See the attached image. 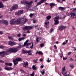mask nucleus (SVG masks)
Wrapping results in <instances>:
<instances>
[{
  "mask_svg": "<svg viewBox=\"0 0 76 76\" xmlns=\"http://www.w3.org/2000/svg\"><path fill=\"white\" fill-rule=\"evenodd\" d=\"M18 45L20 46H18L17 48H10L9 49L7 50L6 51H3L0 52V56L2 57H4L5 55L6 56L10 54V53L9 52H12V53H14L18 52L19 50V48H20L22 46L21 44H19Z\"/></svg>",
  "mask_w": 76,
  "mask_h": 76,
  "instance_id": "1",
  "label": "nucleus"
},
{
  "mask_svg": "<svg viewBox=\"0 0 76 76\" xmlns=\"http://www.w3.org/2000/svg\"><path fill=\"white\" fill-rule=\"evenodd\" d=\"M32 3H33V2L32 1L30 2H28L25 0H23L20 2L21 4L26 5V9L27 10H29L30 8L32 6Z\"/></svg>",
  "mask_w": 76,
  "mask_h": 76,
  "instance_id": "2",
  "label": "nucleus"
},
{
  "mask_svg": "<svg viewBox=\"0 0 76 76\" xmlns=\"http://www.w3.org/2000/svg\"><path fill=\"white\" fill-rule=\"evenodd\" d=\"M28 21V19H26V17H22L21 16L19 17L17 20V24H25Z\"/></svg>",
  "mask_w": 76,
  "mask_h": 76,
  "instance_id": "3",
  "label": "nucleus"
},
{
  "mask_svg": "<svg viewBox=\"0 0 76 76\" xmlns=\"http://www.w3.org/2000/svg\"><path fill=\"white\" fill-rule=\"evenodd\" d=\"M21 60V58H17L16 59H14L12 60V61L14 63V66H16V64H18V62Z\"/></svg>",
  "mask_w": 76,
  "mask_h": 76,
  "instance_id": "4",
  "label": "nucleus"
},
{
  "mask_svg": "<svg viewBox=\"0 0 76 76\" xmlns=\"http://www.w3.org/2000/svg\"><path fill=\"white\" fill-rule=\"evenodd\" d=\"M61 18L59 17V16H57L56 17L54 18V22L55 23H54V25H57V24H58L59 22H58V20H59V19H60Z\"/></svg>",
  "mask_w": 76,
  "mask_h": 76,
  "instance_id": "5",
  "label": "nucleus"
},
{
  "mask_svg": "<svg viewBox=\"0 0 76 76\" xmlns=\"http://www.w3.org/2000/svg\"><path fill=\"white\" fill-rule=\"evenodd\" d=\"M62 74H63L64 76H70L69 74H67V72H65V70H66V69H65V66H64L63 68L62 69Z\"/></svg>",
  "mask_w": 76,
  "mask_h": 76,
  "instance_id": "6",
  "label": "nucleus"
},
{
  "mask_svg": "<svg viewBox=\"0 0 76 76\" xmlns=\"http://www.w3.org/2000/svg\"><path fill=\"white\" fill-rule=\"evenodd\" d=\"M34 28V27L33 26H26L25 27H24L23 28V30L24 31H25V30H30L31 29H33Z\"/></svg>",
  "mask_w": 76,
  "mask_h": 76,
  "instance_id": "7",
  "label": "nucleus"
},
{
  "mask_svg": "<svg viewBox=\"0 0 76 76\" xmlns=\"http://www.w3.org/2000/svg\"><path fill=\"white\" fill-rule=\"evenodd\" d=\"M23 12V10H19L17 12L15 13V15H20L21 14H22V13Z\"/></svg>",
  "mask_w": 76,
  "mask_h": 76,
  "instance_id": "8",
  "label": "nucleus"
},
{
  "mask_svg": "<svg viewBox=\"0 0 76 76\" xmlns=\"http://www.w3.org/2000/svg\"><path fill=\"white\" fill-rule=\"evenodd\" d=\"M18 5L17 4H15L10 9V11H12L13 10H15V9H18Z\"/></svg>",
  "mask_w": 76,
  "mask_h": 76,
  "instance_id": "9",
  "label": "nucleus"
},
{
  "mask_svg": "<svg viewBox=\"0 0 76 76\" xmlns=\"http://www.w3.org/2000/svg\"><path fill=\"white\" fill-rule=\"evenodd\" d=\"M8 44L10 45H11V46H13L16 44V43L14 42H12L11 41H10L8 42Z\"/></svg>",
  "mask_w": 76,
  "mask_h": 76,
  "instance_id": "10",
  "label": "nucleus"
},
{
  "mask_svg": "<svg viewBox=\"0 0 76 76\" xmlns=\"http://www.w3.org/2000/svg\"><path fill=\"white\" fill-rule=\"evenodd\" d=\"M76 18V15L74 13H71V19H75Z\"/></svg>",
  "mask_w": 76,
  "mask_h": 76,
  "instance_id": "11",
  "label": "nucleus"
},
{
  "mask_svg": "<svg viewBox=\"0 0 76 76\" xmlns=\"http://www.w3.org/2000/svg\"><path fill=\"white\" fill-rule=\"evenodd\" d=\"M29 41V40L28 39L26 40V41L24 42V46H25V45H26V46H28V45H29L31 44V43H28V42Z\"/></svg>",
  "mask_w": 76,
  "mask_h": 76,
  "instance_id": "12",
  "label": "nucleus"
},
{
  "mask_svg": "<svg viewBox=\"0 0 76 76\" xmlns=\"http://www.w3.org/2000/svg\"><path fill=\"white\" fill-rule=\"evenodd\" d=\"M65 9H66V8L64 7H60L59 8V10H61L62 12H65Z\"/></svg>",
  "mask_w": 76,
  "mask_h": 76,
  "instance_id": "13",
  "label": "nucleus"
},
{
  "mask_svg": "<svg viewBox=\"0 0 76 76\" xmlns=\"http://www.w3.org/2000/svg\"><path fill=\"white\" fill-rule=\"evenodd\" d=\"M13 68L11 67H9L7 66H5L4 68V69L6 70H7L9 71V70H12Z\"/></svg>",
  "mask_w": 76,
  "mask_h": 76,
  "instance_id": "14",
  "label": "nucleus"
},
{
  "mask_svg": "<svg viewBox=\"0 0 76 76\" xmlns=\"http://www.w3.org/2000/svg\"><path fill=\"white\" fill-rule=\"evenodd\" d=\"M66 28V27L64 26H61L59 27V29L60 31H61Z\"/></svg>",
  "mask_w": 76,
  "mask_h": 76,
  "instance_id": "15",
  "label": "nucleus"
},
{
  "mask_svg": "<svg viewBox=\"0 0 76 76\" xmlns=\"http://www.w3.org/2000/svg\"><path fill=\"white\" fill-rule=\"evenodd\" d=\"M47 1V0H41L36 5V6H38V5H39V4H41V3H43V1Z\"/></svg>",
  "mask_w": 76,
  "mask_h": 76,
  "instance_id": "16",
  "label": "nucleus"
},
{
  "mask_svg": "<svg viewBox=\"0 0 76 76\" xmlns=\"http://www.w3.org/2000/svg\"><path fill=\"white\" fill-rule=\"evenodd\" d=\"M16 22V20L15 19H12L10 22V23L11 25H12L13 23H15Z\"/></svg>",
  "mask_w": 76,
  "mask_h": 76,
  "instance_id": "17",
  "label": "nucleus"
},
{
  "mask_svg": "<svg viewBox=\"0 0 76 76\" xmlns=\"http://www.w3.org/2000/svg\"><path fill=\"white\" fill-rule=\"evenodd\" d=\"M45 26L47 28H48V24L49 23V21H48V20H47L45 23Z\"/></svg>",
  "mask_w": 76,
  "mask_h": 76,
  "instance_id": "18",
  "label": "nucleus"
},
{
  "mask_svg": "<svg viewBox=\"0 0 76 76\" xmlns=\"http://www.w3.org/2000/svg\"><path fill=\"white\" fill-rule=\"evenodd\" d=\"M4 24L6 25V26H7L9 24V21L7 20H5L4 21Z\"/></svg>",
  "mask_w": 76,
  "mask_h": 76,
  "instance_id": "19",
  "label": "nucleus"
},
{
  "mask_svg": "<svg viewBox=\"0 0 76 76\" xmlns=\"http://www.w3.org/2000/svg\"><path fill=\"white\" fill-rule=\"evenodd\" d=\"M23 63V66L25 67H26V66L28 65V62H25L24 61Z\"/></svg>",
  "mask_w": 76,
  "mask_h": 76,
  "instance_id": "20",
  "label": "nucleus"
},
{
  "mask_svg": "<svg viewBox=\"0 0 76 76\" xmlns=\"http://www.w3.org/2000/svg\"><path fill=\"white\" fill-rule=\"evenodd\" d=\"M36 54H38L39 55H42V54H43L42 53V52H41L40 51H37V52L36 53Z\"/></svg>",
  "mask_w": 76,
  "mask_h": 76,
  "instance_id": "21",
  "label": "nucleus"
},
{
  "mask_svg": "<svg viewBox=\"0 0 76 76\" xmlns=\"http://www.w3.org/2000/svg\"><path fill=\"white\" fill-rule=\"evenodd\" d=\"M49 4L51 7L50 8H51L53 7V6H54L56 5V4H55L53 3H50Z\"/></svg>",
  "mask_w": 76,
  "mask_h": 76,
  "instance_id": "22",
  "label": "nucleus"
},
{
  "mask_svg": "<svg viewBox=\"0 0 76 76\" xmlns=\"http://www.w3.org/2000/svg\"><path fill=\"white\" fill-rule=\"evenodd\" d=\"M41 39V38L40 37H37L36 42H40V39Z\"/></svg>",
  "mask_w": 76,
  "mask_h": 76,
  "instance_id": "23",
  "label": "nucleus"
},
{
  "mask_svg": "<svg viewBox=\"0 0 76 76\" xmlns=\"http://www.w3.org/2000/svg\"><path fill=\"white\" fill-rule=\"evenodd\" d=\"M4 7V5H3V3H2V2L0 1V8H3V7Z\"/></svg>",
  "mask_w": 76,
  "mask_h": 76,
  "instance_id": "24",
  "label": "nucleus"
},
{
  "mask_svg": "<svg viewBox=\"0 0 76 76\" xmlns=\"http://www.w3.org/2000/svg\"><path fill=\"white\" fill-rule=\"evenodd\" d=\"M4 20H0V23L1 24H3L4 22Z\"/></svg>",
  "mask_w": 76,
  "mask_h": 76,
  "instance_id": "25",
  "label": "nucleus"
},
{
  "mask_svg": "<svg viewBox=\"0 0 76 76\" xmlns=\"http://www.w3.org/2000/svg\"><path fill=\"white\" fill-rule=\"evenodd\" d=\"M0 48H1V49H4V48H6V47L4 46L0 45Z\"/></svg>",
  "mask_w": 76,
  "mask_h": 76,
  "instance_id": "26",
  "label": "nucleus"
},
{
  "mask_svg": "<svg viewBox=\"0 0 76 76\" xmlns=\"http://www.w3.org/2000/svg\"><path fill=\"white\" fill-rule=\"evenodd\" d=\"M25 39L24 37H21L18 38V41H22V40H23Z\"/></svg>",
  "mask_w": 76,
  "mask_h": 76,
  "instance_id": "27",
  "label": "nucleus"
},
{
  "mask_svg": "<svg viewBox=\"0 0 76 76\" xmlns=\"http://www.w3.org/2000/svg\"><path fill=\"white\" fill-rule=\"evenodd\" d=\"M31 51H32V50H30L28 51H27V53H28V55H30L31 56V55H32V53H31Z\"/></svg>",
  "mask_w": 76,
  "mask_h": 76,
  "instance_id": "28",
  "label": "nucleus"
},
{
  "mask_svg": "<svg viewBox=\"0 0 76 76\" xmlns=\"http://www.w3.org/2000/svg\"><path fill=\"white\" fill-rule=\"evenodd\" d=\"M8 38H9V39H11V40H12V41L13 40V38L10 36H8Z\"/></svg>",
  "mask_w": 76,
  "mask_h": 76,
  "instance_id": "29",
  "label": "nucleus"
},
{
  "mask_svg": "<svg viewBox=\"0 0 76 76\" xmlns=\"http://www.w3.org/2000/svg\"><path fill=\"white\" fill-rule=\"evenodd\" d=\"M46 19H47V20H50V19H51V16H50V15L46 17Z\"/></svg>",
  "mask_w": 76,
  "mask_h": 76,
  "instance_id": "30",
  "label": "nucleus"
},
{
  "mask_svg": "<svg viewBox=\"0 0 76 76\" xmlns=\"http://www.w3.org/2000/svg\"><path fill=\"white\" fill-rule=\"evenodd\" d=\"M32 69L34 70H36V69H37V68H36V67H35V65L33 66Z\"/></svg>",
  "mask_w": 76,
  "mask_h": 76,
  "instance_id": "31",
  "label": "nucleus"
},
{
  "mask_svg": "<svg viewBox=\"0 0 76 76\" xmlns=\"http://www.w3.org/2000/svg\"><path fill=\"white\" fill-rule=\"evenodd\" d=\"M53 31H54V29L53 28H51L50 31V34H51V33H52Z\"/></svg>",
  "mask_w": 76,
  "mask_h": 76,
  "instance_id": "32",
  "label": "nucleus"
},
{
  "mask_svg": "<svg viewBox=\"0 0 76 76\" xmlns=\"http://www.w3.org/2000/svg\"><path fill=\"white\" fill-rule=\"evenodd\" d=\"M40 72L42 73V75H43L45 74V70H43L42 72L40 71Z\"/></svg>",
  "mask_w": 76,
  "mask_h": 76,
  "instance_id": "33",
  "label": "nucleus"
},
{
  "mask_svg": "<svg viewBox=\"0 0 76 76\" xmlns=\"http://www.w3.org/2000/svg\"><path fill=\"white\" fill-rule=\"evenodd\" d=\"M33 62H34V63H38V59H37L36 60H34Z\"/></svg>",
  "mask_w": 76,
  "mask_h": 76,
  "instance_id": "34",
  "label": "nucleus"
},
{
  "mask_svg": "<svg viewBox=\"0 0 76 76\" xmlns=\"http://www.w3.org/2000/svg\"><path fill=\"white\" fill-rule=\"evenodd\" d=\"M27 52H28V51L27 50H22L23 53H27Z\"/></svg>",
  "mask_w": 76,
  "mask_h": 76,
  "instance_id": "35",
  "label": "nucleus"
},
{
  "mask_svg": "<svg viewBox=\"0 0 76 76\" xmlns=\"http://www.w3.org/2000/svg\"><path fill=\"white\" fill-rule=\"evenodd\" d=\"M51 61V59H50L49 60V58H48V60H47L46 61L48 62V63H50Z\"/></svg>",
  "mask_w": 76,
  "mask_h": 76,
  "instance_id": "36",
  "label": "nucleus"
},
{
  "mask_svg": "<svg viewBox=\"0 0 76 76\" xmlns=\"http://www.w3.org/2000/svg\"><path fill=\"white\" fill-rule=\"evenodd\" d=\"M38 29L39 31H40L39 32V33H40V32H42V30L41 28H38Z\"/></svg>",
  "mask_w": 76,
  "mask_h": 76,
  "instance_id": "37",
  "label": "nucleus"
},
{
  "mask_svg": "<svg viewBox=\"0 0 76 76\" xmlns=\"http://www.w3.org/2000/svg\"><path fill=\"white\" fill-rule=\"evenodd\" d=\"M34 15V14H32V13H30L29 15V16L30 18H31L32 16H33Z\"/></svg>",
  "mask_w": 76,
  "mask_h": 76,
  "instance_id": "38",
  "label": "nucleus"
},
{
  "mask_svg": "<svg viewBox=\"0 0 76 76\" xmlns=\"http://www.w3.org/2000/svg\"><path fill=\"white\" fill-rule=\"evenodd\" d=\"M32 44V46H30V48H31V49H32V48H33V46H34V44H33V42H32L31 43Z\"/></svg>",
  "mask_w": 76,
  "mask_h": 76,
  "instance_id": "39",
  "label": "nucleus"
},
{
  "mask_svg": "<svg viewBox=\"0 0 76 76\" xmlns=\"http://www.w3.org/2000/svg\"><path fill=\"white\" fill-rule=\"evenodd\" d=\"M40 46L41 47H44V45L42 43L40 45Z\"/></svg>",
  "mask_w": 76,
  "mask_h": 76,
  "instance_id": "40",
  "label": "nucleus"
},
{
  "mask_svg": "<svg viewBox=\"0 0 76 76\" xmlns=\"http://www.w3.org/2000/svg\"><path fill=\"white\" fill-rule=\"evenodd\" d=\"M8 66H12V64L10 63H9Z\"/></svg>",
  "mask_w": 76,
  "mask_h": 76,
  "instance_id": "41",
  "label": "nucleus"
},
{
  "mask_svg": "<svg viewBox=\"0 0 76 76\" xmlns=\"http://www.w3.org/2000/svg\"><path fill=\"white\" fill-rule=\"evenodd\" d=\"M20 35H21V34H17V37H20Z\"/></svg>",
  "mask_w": 76,
  "mask_h": 76,
  "instance_id": "42",
  "label": "nucleus"
},
{
  "mask_svg": "<svg viewBox=\"0 0 76 76\" xmlns=\"http://www.w3.org/2000/svg\"><path fill=\"white\" fill-rule=\"evenodd\" d=\"M43 67H44V65L43 64H42L40 66V68L41 69H43Z\"/></svg>",
  "mask_w": 76,
  "mask_h": 76,
  "instance_id": "43",
  "label": "nucleus"
},
{
  "mask_svg": "<svg viewBox=\"0 0 76 76\" xmlns=\"http://www.w3.org/2000/svg\"><path fill=\"white\" fill-rule=\"evenodd\" d=\"M67 57H63V60H67Z\"/></svg>",
  "mask_w": 76,
  "mask_h": 76,
  "instance_id": "44",
  "label": "nucleus"
},
{
  "mask_svg": "<svg viewBox=\"0 0 76 76\" xmlns=\"http://www.w3.org/2000/svg\"><path fill=\"white\" fill-rule=\"evenodd\" d=\"M5 66H9V63L5 62Z\"/></svg>",
  "mask_w": 76,
  "mask_h": 76,
  "instance_id": "45",
  "label": "nucleus"
},
{
  "mask_svg": "<svg viewBox=\"0 0 76 76\" xmlns=\"http://www.w3.org/2000/svg\"><path fill=\"white\" fill-rule=\"evenodd\" d=\"M34 72H33V73H32V74L30 75L31 76H34Z\"/></svg>",
  "mask_w": 76,
  "mask_h": 76,
  "instance_id": "46",
  "label": "nucleus"
},
{
  "mask_svg": "<svg viewBox=\"0 0 76 76\" xmlns=\"http://www.w3.org/2000/svg\"><path fill=\"white\" fill-rule=\"evenodd\" d=\"M67 16H71V13H68V14H67Z\"/></svg>",
  "mask_w": 76,
  "mask_h": 76,
  "instance_id": "47",
  "label": "nucleus"
},
{
  "mask_svg": "<svg viewBox=\"0 0 76 76\" xmlns=\"http://www.w3.org/2000/svg\"><path fill=\"white\" fill-rule=\"evenodd\" d=\"M71 53H72V52H69L67 53V54L68 55V56H69L70 55V54H71Z\"/></svg>",
  "mask_w": 76,
  "mask_h": 76,
  "instance_id": "48",
  "label": "nucleus"
},
{
  "mask_svg": "<svg viewBox=\"0 0 76 76\" xmlns=\"http://www.w3.org/2000/svg\"><path fill=\"white\" fill-rule=\"evenodd\" d=\"M37 7H34V10H37Z\"/></svg>",
  "mask_w": 76,
  "mask_h": 76,
  "instance_id": "49",
  "label": "nucleus"
},
{
  "mask_svg": "<svg viewBox=\"0 0 76 76\" xmlns=\"http://www.w3.org/2000/svg\"><path fill=\"white\" fill-rule=\"evenodd\" d=\"M3 34V32L2 31H0V34Z\"/></svg>",
  "mask_w": 76,
  "mask_h": 76,
  "instance_id": "50",
  "label": "nucleus"
},
{
  "mask_svg": "<svg viewBox=\"0 0 76 76\" xmlns=\"http://www.w3.org/2000/svg\"><path fill=\"white\" fill-rule=\"evenodd\" d=\"M36 22H37V20H33V23H36Z\"/></svg>",
  "mask_w": 76,
  "mask_h": 76,
  "instance_id": "51",
  "label": "nucleus"
},
{
  "mask_svg": "<svg viewBox=\"0 0 76 76\" xmlns=\"http://www.w3.org/2000/svg\"><path fill=\"white\" fill-rule=\"evenodd\" d=\"M72 48H74L73 49L74 51H75V50H76V48L73 47Z\"/></svg>",
  "mask_w": 76,
  "mask_h": 76,
  "instance_id": "52",
  "label": "nucleus"
},
{
  "mask_svg": "<svg viewBox=\"0 0 76 76\" xmlns=\"http://www.w3.org/2000/svg\"><path fill=\"white\" fill-rule=\"evenodd\" d=\"M70 60L71 61H73V58H71L70 59Z\"/></svg>",
  "mask_w": 76,
  "mask_h": 76,
  "instance_id": "53",
  "label": "nucleus"
},
{
  "mask_svg": "<svg viewBox=\"0 0 76 76\" xmlns=\"http://www.w3.org/2000/svg\"><path fill=\"white\" fill-rule=\"evenodd\" d=\"M54 47L55 49H57V46H56V45H54Z\"/></svg>",
  "mask_w": 76,
  "mask_h": 76,
  "instance_id": "54",
  "label": "nucleus"
},
{
  "mask_svg": "<svg viewBox=\"0 0 76 76\" xmlns=\"http://www.w3.org/2000/svg\"><path fill=\"white\" fill-rule=\"evenodd\" d=\"M67 44V43L64 42L62 43V45H65V44Z\"/></svg>",
  "mask_w": 76,
  "mask_h": 76,
  "instance_id": "55",
  "label": "nucleus"
},
{
  "mask_svg": "<svg viewBox=\"0 0 76 76\" xmlns=\"http://www.w3.org/2000/svg\"><path fill=\"white\" fill-rule=\"evenodd\" d=\"M4 63V61L2 60H0V63Z\"/></svg>",
  "mask_w": 76,
  "mask_h": 76,
  "instance_id": "56",
  "label": "nucleus"
},
{
  "mask_svg": "<svg viewBox=\"0 0 76 76\" xmlns=\"http://www.w3.org/2000/svg\"><path fill=\"white\" fill-rule=\"evenodd\" d=\"M72 28L74 30H75V28L74 26H72Z\"/></svg>",
  "mask_w": 76,
  "mask_h": 76,
  "instance_id": "57",
  "label": "nucleus"
},
{
  "mask_svg": "<svg viewBox=\"0 0 76 76\" xmlns=\"http://www.w3.org/2000/svg\"><path fill=\"white\" fill-rule=\"evenodd\" d=\"M70 67L71 68H73V65H71Z\"/></svg>",
  "mask_w": 76,
  "mask_h": 76,
  "instance_id": "58",
  "label": "nucleus"
},
{
  "mask_svg": "<svg viewBox=\"0 0 76 76\" xmlns=\"http://www.w3.org/2000/svg\"><path fill=\"white\" fill-rule=\"evenodd\" d=\"M40 61H42V59L41 58L39 59Z\"/></svg>",
  "mask_w": 76,
  "mask_h": 76,
  "instance_id": "59",
  "label": "nucleus"
},
{
  "mask_svg": "<svg viewBox=\"0 0 76 76\" xmlns=\"http://www.w3.org/2000/svg\"><path fill=\"white\" fill-rule=\"evenodd\" d=\"M27 32L29 34V33H30V31H29L28 30L27 31Z\"/></svg>",
  "mask_w": 76,
  "mask_h": 76,
  "instance_id": "60",
  "label": "nucleus"
},
{
  "mask_svg": "<svg viewBox=\"0 0 76 76\" xmlns=\"http://www.w3.org/2000/svg\"><path fill=\"white\" fill-rule=\"evenodd\" d=\"M3 17V16L1 15L0 14V18H2Z\"/></svg>",
  "mask_w": 76,
  "mask_h": 76,
  "instance_id": "61",
  "label": "nucleus"
},
{
  "mask_svg": "<svg viewBox=\"0 0 76 76\" xmlns=\"http://www.w3.org/2000/svg\"><path fill=\"white\" fill-rule=\"evenodd\" d=\"M57 1L58 3H60V0H57Z\"/></svg>",
  "mask_w": 76,
  "mask_h": 76,
  "instance_id": "62",
  "label": "nucleus"
},
{
  "mask_svg": "<svg viewBox=\"0 0 76 76\" xmlns=\"http://www.w3.org/2000/svg\"><path fill=\"white\" fill-rule=\"evenodd\" d=\"M23 37H26V34H24L23 35Z\"/></svg>",
  "mask_w": 76,
  "mask_h": 76,
  "instance_id": "63",
  "label": "nucleus"
},
{
  "mask_svg": "<svg viewBox=\"0 0 76 76\" xmlns=\"http://www.w3.org/2000/svg\"><path fill=\"white\" fill-rule=\"evenodd\" d=\"M26 48H29V47L28 46H26Z\"/></svg>",
  "mask_w": 76,
  "mask_h": 76,
  "instance_id": "64",
  "label": "nucleus"
}]
</instances>
